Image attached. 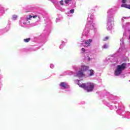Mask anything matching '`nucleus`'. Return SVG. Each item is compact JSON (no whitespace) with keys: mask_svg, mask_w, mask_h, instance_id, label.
I'll list each match as a JSON object with an SVG mask.
<instances>
[{"mask_svg":"<svg viewBox=\"0 0 130 130\" xmlns=\"http://www.w3.org/2000/svg\"><path fill=\"white\" fill-rule=\"evenodd\" d=\"M81 50H82V51L83 52H85V51H86V50H85V48H82L81 49Z\"/></svg>","mask_w":130,"mask_h":130,"instance_id":"18","label":"nucleus"},{"mask_svg":"<svg viewBox=\"0 0 130 130\" xmlns=\"http://www.w3.org/2000/svg\"><path fill=\"white\" fill-rule=\"evenodd\" d=\"M60 4L61 5V6H63V0H61V1H60Z\"/></svg>","mask_w":130,"mask_h":130,"instance_id":"17","label":"nucleus"},{"mask_svg":"<svg viewBox=\"0 0 130 130\" xmlns=\"http://www.w3.org/2000/svg\"><path fill=\"white\" fill-rule=\"evenodd\" d=\"M126 67V64L124 63H123L121 65H118L117 66V69L115 71V75L119 76V75L121 74L122 71H123L124 69H125Z\"/></svg>","mask_w":130,"mask_h":130,"instance_id":"2","label":"nucleus"},{"mask_svg":"<svg viewBox=\"0 0 130 130\" xmlns=\"http://www.w3.org/2000/svg\"><path fill=\"white\" fill-rule=\"evenodd\" d=\"M78 85L80 88H83V89H84L87 92H92L93 90H94V84L91 83H82L80 84L78 83Z\"/></svg>","mask_w":130,"mask_h":130,"instance_id":"1","label":"nucleus"},{"mask_svg":"<svg viewBox=\"0 0 130 130\" xmlns=\"http://www.w3.org/2000/svg\"><path fill=\"white\" fill-rule=\"evenodd\" d=\"M109 39V37H106L103 39V41H107Z\"/></svg>","mask_w":130,"mask_h":130,"instance_id":"13","label":"nucleus"},{"mask_svg":"<svg viewBox=\"0 0 130 130\" xmlns=\"http://www.w3.org/2000/svg\"><path fill=\"white\" fill-rule=\"evenodd\" d=\"M77 77H80L82 78L83 77H85V74H84V72L82 71V70H80L77 73Z\"/></svg>","mask_w":130,"mask_h":130,"instance_id":"3","label":"nucleus"},{"mask_svg":"<svg viewBox=\"0 0 130 130\" xmlns=\"http://www.w3.org/2000/svg\"><path fill=\"white\" fill-rule=\"evenodd\" d=\"M72 0H64V3L66 4V5H68L71 2Z\"/></svg>","mask_w":130,"mask_h":130,"instance_id":"15","label":"nucleus"},{"mask_svg":"<svg viewBox=\"0 0 130 130\" xmlns=\"http://www.w3.org/2000/svg\"><path fill=\"white\" fill-rule=\"evenodd\" d=\"M17 18H18V16L17 15H13V16H12V20H17Z\"/></svg>","mask_w":130,"mask_h":130,"instance_id":"11","label":"nucleus"},{"mask_svg":"<svg viewBox=\"0 0 130 130\" xmlns=\"http://www.w3.org/2000/svg\"><path fill=\"white\" fill-rule=\"evenodd\" d=\"M129 4H130V0H129Z\"/></svg>","mask_w":130,"mask_h":130,"instance_id":"19","label":"nucleus"},{"mask_svg":"<svg viewBox=\"0 0 130 130\" xmlns=\"http://www.w3.org/2000/svg\"><path fill=\"white\" fill-rule=\"evenodd\" d=\"M30 40H31V39L30 38H27V39H24V42H25V43H28L29 42V41H30Z\"/></svg>","mask_w":130,"mask_h":130,"instance_id":"10","label":"nucleus"},{"mask_svg":"<svg viewBox=\"0 0 130 130\" xmlns=\"http://www.w3.org/2000/svg\"><path fill=\"white\" fill-rule=\"evenodd\" d=\"M103 48H104V49H106V48H108V45H107V44H105L103 46Z\"/></svg>","mask_w":130,"mask_h":130,"instance_id":"14","label":"nucleus"},{"mask_svg":"<svg viewBox=\"0 0 130 130\" xmlns=\"http://www.w3.org/2000/svg\"><path fill=\"white\" fill-rule=\"evenodd\" d=\"M60 86V87H62L64 89H67V88H69V85H67V83L65 82H61Z\"/></svg>","mask_w":130,"mask_h":130,"instance_id":"4","label":"nucleus"},{"mask_svg":"<svg viewBox=\"0 0 130 130\" xmlns=\"http://www.w3.org/2000/svg\"><path fill=\"white\" fill-rule=\"evenodd\" d=\"M88 70H89V67L88 66H82L81 70L83 72H86V71H88Z\"/></svg>","mask_w":130,"mask_h":130,"instance_id":"5","label":"nucleus"},{"mask_svg":"<svg viewBox=\"0 0 130 130\" xmlns=\"http://www.w3.org/2000/svg\"><path fill=\"white\" fill-rule=\"evenodd\" d=\"M90 74L89 76H92L94 75V71L93 70H89Z\"/></svg>","mask_w":130,"mask_h":130,"instance_id":"9","label":"nucleus"},{"mask_svg":"<svg viewBox=\"0 0 130 130\" xmlns=\"http://www.w3.org/2000/svg\"><path fill=\"white\" fill-rule=\"evenodd\" d=\"M92 40L91 39H89L85 41V44L86 45V46H90L91 45V42H92Z\"/></svg>","mask_w":130,"mask_h":130,"instance_id":"6","label":"nucleus"},{"mask_svg":"<svg viewBox=\"0 0 130 130\" xmlns=\"http://www.w3.org/2000/svg\"><path fill=\"white\" fill-rule=\"evenodd\" d=\"M75 13V10H74V9H71V10H70V13L71 14H74Z\"/></svg>","mask_w":130,"mask_h":130,"instance_id":"16","label":"nucleus"},{"mask_svg":"<svg viewBox=\"0 0 130 130\" xmlns=\"http://www.w3.org/2000/svg\"><path fill=\"white\" fill-rule=\"evenodd\" d=\"M127 0H122V5H126Z\"/></svg>","mask_w":130,"mask_h":130,"instance_id":"12","label":"nucleus"},{"mask_svg":"<svg viewBox=\"0 0 130 130\" xmlns=\"http://www.w3.org/2000/svg\"><path fill=\"white\" fill-rule=\"evenodd\" d=\"M31 18H34V19H35L37 18V15H34V16L29 15V17L27 18V20H31Z\"/></svg>","mask_w":130,"mask_h":130,"instance_id":"8","label":"nucleus"},{"mask_svg":"<svg viewBox=\"0 0 130 130\" xmlns=\"http://www.w3.org/2000/svg\"><path fill=\"white\" fill-rule=\"evenodd\" d=\"M121 7V8H125V9H129V10H130V5L122 4Z\"/></svg>","mask_w":130,"mask_h":130,"instance_id":"7","label":"nucleus"}]
</instances>
